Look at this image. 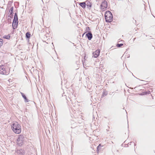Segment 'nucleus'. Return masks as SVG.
Wrapping results in <instances>:
<instances>
[{"label":"nucleus","instance_id":"f257e3e1","mask_svg":"<svg viewBox=\"0 0 155 155\" xmlns=\"http://www.w3.org/2000/svg\"><path fill=\"white\" fill-rule=\"evenodd\" d=\"M11 128L15 134H19L21 132V126L17 122L13 123L11 126Z\"/></svg>","mask_w":155,"mask_h":155},{"label":"nucleus","instance_id":"2eb2a0df","mask_svg":"<svg viewBox=\"0 0 155 155\" xmlns=\"http://www.w3.org/2000/svg\"><path fill=\"white\" fill-rule=\"evenodd\" d=\"M21 94L22 97L24 98V99L25 100H27V97H26V96L24 95V94L23 93H21Z\"/></svg>","mask_w":155,"mask_h":155},{"label":"nucleus","instance_id":"f3484780","mask_svg":"<svg viewBox=\"0 0 155 155\" xmlns=\"http://www.w3.org/2000/svg\"><path fill=\"white\" fill-rule=\"evenodd\" d=\"M101 144H100L97 147V150H99V148L101 147Z\"/></svg>","mask_w":155,"mask_h":155},{"label":"nucleus","instance_id":"7ed1b4c3","mask_svg":"<svg viewBox=\"0 0 155 155\" xmlns=\"http://www.w3.org/2000/svg\"><path fill=\"white\" fill-rule=\"evenodd\" d=\"M105 18L107 22H110L113 20V15L111 12L107 11L105 14Z\"/></svg>","mask_w":155,"mask_h":155},{"label":"nucleus","instance_id":"f03ea898","mask_svg":"<svg viewBox=\"0 0 155 155\" xmlns=\"http://www.w3.org/2000/svg\"><path fill=\"white\" fill-rule=\"evenodd\" d=\"M9 71L8 69L7 65H2L0 66V74L7 75L9 73Z\"/></svg>","mask_w":155,"mask_h":155},{"label":"nucleus","instance_id":"a211bd4d","mask_svg":"<svg viewBox=\"0 0 155 155\" xmlns=\"http://www.w3.org/2000/svg\"><path fill=\"white\" fill-rule=\"evenodd\" d=\"M136 39V38H134V39Z\"/></svg>","mask_w":155,"mask_h":155},{"label":"nucleus","instance_id":"9d476101","mask_svg":"<svg viewBox=\"0 0 155 155\" xmlns=\"http://www.w3.org/2000/svg\"><path fill=\"white\" fill-rule=\"evenodd\" d=\"M79 5L82 7L83 8H84L86 7V2H81L80 3Z\"/></svg>","mask_w":155,"mask_h":155},{"label":"nucleus","instance_id":"f8f14e48","mask_svg":"<svg viewBox=\"0 0 155 155\" xmlns=\"http://www.w3.org/2000/svg\"><path fill=\"white\" fill-rule=\"evenodd\" d=\"M31 34L29 32H27L26 34V37L27 38H29L30 37Z\"/></svg>","mask_w":155,"mask_h":155},{"label":"nucleus","instance_id":"20e7f679","mask_svg":"<svg viewBox=\"0 0 155 155\" xmlns=\"http://www.w3.org/2000/svg\"><path fill=\"white\" fill-rule=\"evenodd\" d=\"M18 18L17 14L15 13L13 21L12 22V27L14 29H16L18 26Z\"/></svg>","mask_w":155,"mask_h":155},{"label":"nucleus","instance_id":"423d86ee","mask_svg":"<svg viewBox=\"0 0 155 155\" xmlns=\"http://www.w3.org/2000/svg\"><path fill=\"white\" fill-rule=\"evenodd\" d=\"M24 137L23 136L19 135V137L17 140V142L18 144L19 145H21L22 144L23 142Z\"/></svg>","mask_w":155,"mask_h":155},{"label":"nucleus","instance_id":"1a4fd4ad","mask_svg":"<svg viewBox=\"0 0 155 155\" xmlns=\"http://www.w3.org/2000/svg\"><path fill=\"white\" fill-rule=\"evenodd\" d=\"M86 4L87 5V6L88 7L89 9H90L91 7V3L89 1H86Z\"/></svg>","mask_w":155,"mask_h":155},{"label":"nucleus","instance_id":"ddd939ff","mask_svg":"<svg viewBox=\"0 0 155 155\" xmlns=\"http://www.w3.org/2000/svg\"><path fill=\"white\" fill-rule=\"evenodd\" d=\"M13 7H12L9 10V13L10 15H12V14L13 11Z\"/></svg>","mask_w":155,"mask_h":155},{"label":"nucleus","instance_id":"9b49d317","mask_svg":"<svg viewBox=\"0 0 155 155\" xmlns=\"http://www.w3.org/2000/svg\"><path fill=\"white\" fill-rule=\"evenodd\" d=\"M3 38L7 39H10L11 38V36L9 34L7 35H5L3 37Z\"/></svg>","mask_w":155,"mask_h":155},{"label":"nucleus","instance_id":"0eeeda50","mask_svg":"<svg viewBox=\"0 0 155 155\" xmlns=\"http://www.w3.org/2000/svg\"><path fill=\"white\" fill-rule=\"evenodd\" d=\"M100 50L97 49L93 53V57L95 58H97L100 55Z\"/></svg>","mask_w":155,"mask_h":155},{"label":"nucleus","instance_id":"39448f33","mask_svg":"<svg viewBox=\"0 0 155 155\" xmlns=\"http://www.w3.org/2000/svg\"><path fill=\"white\" fill-rule=\"evenodd\" d=\"M107 7V3L106 1H104L101 4L100 7L101 10L102 11H105Z\"/></svg>","mask_w":155,"mask_h":155},{"label":"nucleus","instance_id":"dca6fc26","mask_svg":"<svg viewBox=\"0 0 155 155\" xmlns=\"http://www.w3.org/2000/svg\"><path fill=\"white\" fill-rule=\"evenodd\" d=\"M123 45V44H117V47H120L122 46Z\"/></svg>","mask_w":155,"mask_h":155},{"label":"nucleus","instance_id":"4468645a","mask_svg":"<svg viewBox=\"0 0 155 155\" xmlns=\"http://www.w3.org/2000/svg\"><path fill=\"white\" fill-rule=\"evenodd\" d=\"M3 41L2 39L0 38V48L3 45Z\"/></svg>","mask_w":155,"mask_h":155},{"label":"nucleus","instance_id":"6e6552de","mask_svg":"<svg viewBox=\"0 0 155 155\" xmlns=\"http://www.w3.org/2000/svg\"><path fill=\"white\" fill-rule=\"evenodd\" d=\"M86 36L88 38L89 40H91L92 38V34L91 32H89L86 34Z\"/></svg>","mask_w":155,"mask_h":155}]
</instances>
